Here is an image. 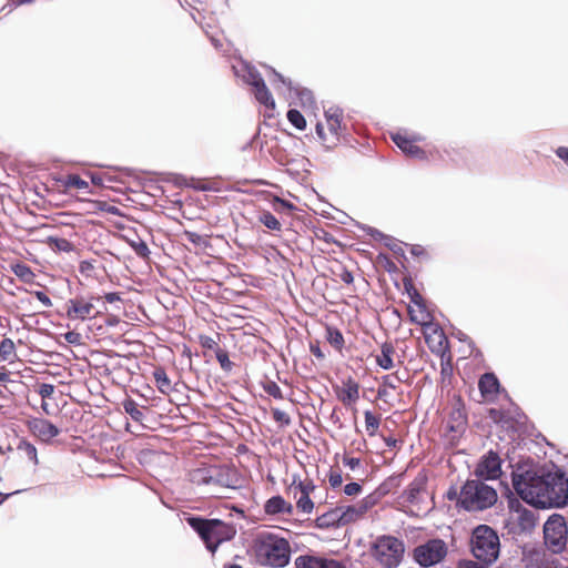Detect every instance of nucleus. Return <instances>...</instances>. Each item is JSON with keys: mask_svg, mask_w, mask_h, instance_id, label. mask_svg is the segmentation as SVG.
<instances>
[{"mask_svg": "<svg viewBox=\"0 0 568 568\" xmlns=\"http://www.w3.org/2000/svg\"><path fill=\"white\" fill-rule=\"evenodd\" d=\"M250 552L262 566L283 568L290 562L291 545L283 537L263 531L252 540Z\"/></svg>", "mask_w": 568, "mask_h": 568, "instance_id": "1", "label": "nucleus"}, {"mask_svg": "<svg viewBox=\"0 0 568 568\" xmlns=\"http://www.w3.org/2000/svg\"><path fill=\"white\" fill-rule=\"evenodd\" d=\"M187 524L199 534L206 548L212 552L222 542L233 539L236 535V528L233 524L224 523L220 519L190 517L187 518Z\"/></svg>", "mask_w": 568, "mask_h": 568, "instance_id": "2", "label": "nucleus"}, {"mask_svg": "<svg viewBox=\"0 0 568 568\" xmlns=\"http://www.w3.org/2000/svg\"><path fill=\"white\" fill-rule=\"evenodd\" d=\"M513 486L523 500L534 506L545 508V474H538L532 469L513 473Z\"/></svg>", "mask_w": 568, "mask_h": 568, "instance_id": "3", "label": "nucleus"}, {"mask_svg": "<svg viewBox=\"0 0 568 568\" xmlns=\"http://www.w3.org/2000/svg\"><path fill=\"white\" fill-rule=\"evenodd\" d=\"M497 501L496 490L487 484L471 479L462 487L458 503L468 511L490 508Z\"/></svg>", "mask_w": 568, "mask_h": 568, "instance_id": "4", "label": "nucleus"}, {"mask_svg": "<svg viewBox=\"0 0 568 568\" xmlns=\"http://www.w3.org/2000/svg\"><path fill=\"white\" fill-rule=\"evenodd\" d=\"M369 554L382 568H397L404 559L405 544L397 537L382 535L372 542Z\"/></svg>", "mask_w": 568, "mask_h": 568, "instance_id": "5", "label": "nucleus"}, {"mask_svg": "<svg viewBox=\"0 0 568 568\" xmlns=\"http://www.w3.org/2000/svg\"><path fill=\"white\" fill-rule=\"evenodd\" d=\"M471 554L486 565L495 562L499 556L500 541L497 532L488 525L477 526L470 538Z\"/></svg>", "mask_w": 568, "mask_h": 568, "instance_id": "6", "label": "nucleus"}, {"mask_svg": "<svg viewBox=\"0 0 568 568\" xmlns=\"http://www.w3.org/2000/svg\"><path fill=\"white\" fill-rule=\"evenodd\" d=\"M545 508L568 505V478L560 468L545 473Z\"/></svg>", "mask_w": 568, "mask_h": 568, "instance_id": "7", "label": "nucleus"}, {"mask_svg": "<svg viewBox=\"0 0 568 568\" xmlns=\"http://www.w3.org/2000/svg\"><path fill=\"white\" fill-rule=\"evenodd\" d=\"M544 541L552 554H561L568 542V526L565 517L554 514L544 524Z\"/></svg>", "mask_w": 568, "mask_h": 568, "instance_id": "8", "label": "nucleus"}, {"mask_svg": "<svg viewBox=\"0 0 568 568\" xmlns=\"http://www.w3.org/2000/svg\"><path fill=\"white\" fill-rule=\"evenodd\" d=\"M448 555L447 544L440 538L428 539L412 551L413 560L422 568H429L444 561Z\"/></svg>", "mask_w": 568, "mask_h": 568, "instance_id": "9", "label": "nucleus"}, {"mask_svg": "<svg viewBox=\"0 0 568 568\" xmlns=\"http://www.w3.org/2000/svg\"><path fill=\"white\" fill-rule=\"evenodd\" d=\"M102 297L99 295H75L64 304L65 316L70 321H87L97 318L100 312L95 310L94 303Z\"/></svg>", "mask_w": 568, "mask_h": 568, "instance_id": "10", "label": "nucleus"}, {"mask_svg": "<svg viewBox=\"0 0 568 568\" xmlns=\"http://www.w3.org/2000/svg\"><path fill=\"white\" fill-rule=\"evenodd\" d=\"M537 523L535 511L523 507L519 503L510 504V510L505 521L509 534L521 535L530 532Z\"/></svg>", "mask_w": 568, "mask_h": 568, "instance_id": "11", "label": "nucleus"}, {"mask_svg": "<svg viewBox=\"0 0 568 568\" xmlns=\"http://www.w3.org/2000/svg\"><path fill=\"white\" fill-rule=\"evenodd\" d=\"M325 119L327 124L326 132L322 123L316 124V133L320 140L327 148L335 145L339 140V133L342 131L343 114L339 109L331 108L325 112Z\"/></svg>", "mask_w": 568, "mask_h": 568, "instance_id": "12", "label": "nucleus"}, {"mask_svg": "<svg viewBox=\"0 0 568 568\" xmlns=\"http://www.w3.org/2000/svg\"><path fill=\"white\" fill-rule=\"evenodd\" d=\"M378 500L379 498L376 494H369L353 505L341 507V525L345 526L362 519L378 504Z\"/></svg>", "mask_w": 568, "mask_h": 568, "instance_id": "13", "label": "nucleus"}, {"mask_svg": "<svg viewBox=\"0 0 568 568\" xmlns=\"http://www.w3.org/2000/svg\"><path fill=\"white\" fill-rule=\"evenodd\" d=\"M425 342L429 347L430 352L439 357L448 355L449 341L444 329L438 324H429L424 327Z\"/></svg>", "mask_w": 568, "mask_h": 568, "instance_id": "14", "label": "nucleus"}, {"mask_svg": "<svg viewBox=\"0 0 568 568\" xmlns=\"http://www.w3.org/2000/svg\"><path fill=\"white\" fill-rule=\"evenodd\" d=\"M26 425L28 430L43 443H49L60 434V429L50 420L44 418H30L27 420Z\"/></svg>", "mask_w": 568, "mask_h": 568, "instance_id": "15", "label": "nucleus"}, {"mask_svg": "<svg viewBox=\"0 0 568 568\" xmlns=\"http://www.w3.org/2000/svg\"><path fill=\"white\" fill-rule=\"evenodd\" d=\"M294 564L295 568H347L342 560L315 555H301Z\"/></svg>", "mask_w": 568, "mask_h": 568, "instance_id": "16", "label": "nucleus"}, {"mask_svg": "<svg viewBox=\"0 0 568 568\" xmlns=\"http://www.w3.org/2000/svg\"><path fill=\"white\" fill-rule=\"evenodd\" d=\"M392 140L396 146L407 156L418 160H426V152L417 145L420 138H409L402 133L392 134Z\"/></svg>", "mask_w": 568, "mask_h": 568, "instance_id": "17", "label": "nucleus"}, {"mask_svg": "<svg viewBox=\"0 0 568 568\" xmlns=\"http://www.w3.org/2000/svg\"><path fill=\"white\" fill-rule=\"evenodd\" d=\"M476 473L486 479H496L501 474L500 458L497 453L489 452L478 464Z\"/></svg>", "mask_w": 568, "mask_h": 568, "instance_id": "18", "label": "nucleus"}, {"mask_svg": "<svg viewBox=\"0 0 568 568\" xmlns=\"http://www.w3.org/2000/svg\"><path fill=\"white\" fill-rule=\"evenodd\" d=\"M248 83L253 87L254 97L261 104L270 109L275 108L274 99L258 73H251Z\"/></svg>", "mask_w": 568, "mask_h": 568, "instance_id": "19", "label": "nucleus"}, {"mask_svg": "<svg viewBox=\"0 0 568 568\" xmlns=\"http://www.w3.org/2000/svg\"><path fill=\"white\" fill-rule=\"evenodd\" d=\"M478 388L485 402H494L499 394L500 384L494 373H485L478 381Z\"/></svg>", "mask_w": 568, "mask_h": 568, "instance_id": "20", "label": "nucleus"}, {"mask_svg": "<svg viewBox=\"0 0 568 568\" xmlns=\"http://www.w3.org/2000/svg\"><path fill=\"white\" fill-rule=\"evenodd\" d=\"M336 396L344 406L355 404L359 398V384L352 377L342 382V386L336 389Z\"/></svg>", "mask_w": 568, "mask_h": 568, "instance_id": "21", "label": "nucleus"}, {"mask_svg": "<svg viewBox=\"0 0 568 568\" xmlns=\"http://www.w3.org/2000/svg\"><path fill=\"white\" fill-rule=\"evenodd\" d=\"M376 363L381 368L389 371L396 366V363L400 365L404 361L397 354L394 345L390 342H385L381 346V353L376 355Z\"/></svg>", "mask_w": 568, "mask_h": 568, "instance_id": "22", "label": "nucleus"}, {"mask_svg": "<svg viewBox=\"0 0 568 568\" xmlns=\"http://www.w3.org/2000/svg\"><path fill=\"white\" fill-rule=\"evenodd\" d=\"M263 510L267 516H278V515H288L292 516L294 513V506L285 500V498L281 495L273 496L268 498L264 506Z\"/></svg>", "mask_w": 568, "mask_h": 568, "instance_id": "23", "label": "nucleus"}, {"mask_svg": "<svg viewBox=\"0 0 568 568\" xmlns=\"http://www.w3.org/2000/svg\"><path fill=\"white\" fill-rule=\"evenodd\" d=\"M526 568H561L558 559L542 551H531L525 558Z\"/></svg>", "mask_w": 568, "mask_h": 568, "instance_id": "24", "label": "nucleus"}, {"mask_svg": "<svg viewBox=\"0 0 568 568\" xmlns=\"http://www.w3.org/2000/svg\"><path fill=\"white\" fill-rule=\"evenodd\" d=\"M409 320L423 327L433 323V314L426 306L425 300L413 303L408 306Z\"/></svg>", "mask_w": 568, "mask_h": 568, "instance_id": "25", "label": "nucleus"}, {"mask_svg": "<svg viewBox=\"0 0 568 568\" xmlns=\"http://www.w3.org/2000/svg\"><path fill=\"white\" fill-rule=\"evenodd\" d=\"M316 486L311 478L302 479L300 475L294 474L292 476V483L288 485L286 491L292 494L296 498L297 494L311 495L314 493Z\"/></svg>", "mask_w": 568, "mask_h": 568, "instance_id": "26", "label": "nucleus"}, {"mask_svg": "<svg viewBox=\"0 0 568 568\" xmlns=\"http://www.w3.org/2000/svg\"><path fill=\"white\" fill-rule=\"evenodd\" d=\"M17 450L21 458L26 459L32 466H38V452L33 444L27 440H20L17 446Z\"/></svg>", "mask_w": 568, "mask_h": 568, "instance_id": "27", "label": "nucleus"}, {"mask_svg": "<svg viewBox=\"0 0 568 568\" xmlns=\"http://www.w3.org/2000/svg\"><path fill=\"white\" fill-rule=\"evenodd\" d=\"M425 489V479L415 478L404 491V496L407 503L416 504L418 501L420 493Z\"/></svg>", "mask_w": 568, "mask_h": 568, "instance_id": "28", "label": "nucleus"}, {"mask_svg": "<svg viewBox=\"0 0 568 568\" xmlns=\"http://www.w3.org/2000/svg\"><path fill=\"white\" fill-rule=\"evenodd\" d=\"M341 513H342L341 507L331 509L329 511H327L316 518V525L320 528L329 527V526H342L341 520H339Z\"/></svg>", "mask_w": 568, "mask_h": 568, "instance_id": "29", "label": "nucleus"}, {"mask_svg": "<svg viewBox=\"0 0 568 568\" xmlns=\"http://www.w3.org/2000/svg\"><path fill=\"white\" fill-rule=\"evenodd\" d=\"M153 378L159 392L162 394H169L172 388L171 379L163 367L159 366L153 371Z\"/></svg>", "mask_w": 568, "mask_h": 568, "instance_id": "30", "label": "nucleus"}, {"mask_svg": "<svg viewBox=\"0 0 568 568\" xmlns=\"http://www.w3.org/2000/svg\"><path fill=\"white\" fill-rule=\"evenodd\" d=\"M45 243L54 252L70 253L74 250V245L64 237L48 236Z\"/></svg>", "mask_w": 568, "mask_h": 568, "instance_id": "31", "label": "nucleus"}, {"mask_svg": "<svg viewBox=\"0 0 568 568\" xmlns=\"http://www.w3.org/2000/svg\"><path fill=\"white\" fill-rule=\"evenodd\" d=\"M326 339L327 342L338 352L344 347L345 339L342 332L333 326L326 327Z\"/></svg>", "mask_w": 568, "mask_h": 568, "instance_id": "32", "label": "nucleus"}, {"mask_svg": "<svg viewBox=\"0 0 568 568\" xmlns=\"http://www.w3.org/2000/svg\"><path fill=\"white\" fill-rule=\"evenodd\" d=\"M63 186L67 191L89 190V183L78 174H69L63 180Z\"/></svg>", "mask_w": 568, "mask_h": 568, "instance_id": "33", "label": "nucleus"}, {"mask_svg": "<svg viewBox=\"0 0 568 568\" xmlns=\"http://www.w3.org/2000/svg\"><path fill=\"white\" fill-rule=\"evenodd\" d=\"M12 272L17 277H19L24 283H32L36 277L30 266H28L24 263L14 264L12 266Z\"/></svg>", "mask_w": 568, "mask_h": 568, "instance_id": "34", "label": "nucleus"}, {"mask_svg": "<svg viewBox=\"0 0 568 568\" xmlns=\"http://www.w3.org/2000/svg\"><path fill=\"white\" fill-rule=\"evenodd\" d=\"M123 408L126 414L131 416L134 422H142L144 418V414L141 409H139L138 404L132 398H126L123 403Z\"/></svg>", "mask_w": 568, "mask_h": 568, "instance_id": "35", "label": "nucleus"}, {"mask_svg": "<svg viewBox=\"0 0 568 568\" xmlns=\"http://www.w3.org/2000/svg\"><path fill=\"white\" fill-rule=\"evenodd\" d=\"M332 273L334 276L339 278L343 283L351 285L354 282V276L351 271L346 268L342 263H336L332 268Z\"/></svg>", "mask_w": 568, "mask_h": 568, "instance_id": "36", "label": "nucleus"}, {"mask_svg": "<svg viewBox=\"0 0 568 568\" xmlns=\"http://www.w3.org/2000/svg\"><path fill=\"white\" fill-rule=\"evenodd\" d=\"M0 357L9 362L16 357V345L11 338H3L0 342Z\"/></svg>", "mask_w": 568, "mask_h": 568, "instance_id": "37", "label": "nucleus"}, {"mask_svg": "<svg viewBox=\"0 0 568 568\" xmlns=\"http://www.w3.org/2000/svg\"><path fill=\"white\" fill-rule=\"evenodd\" d=\"M296 509L297 511L302 513V514H312L313 510H314V501L311 499V495H303V494H300V496L297 497L296 496Z\"/></svg>", "mask_w": 568, "mask_h": 568, "instance_id": "38", "label": "nucleus"}, {"mask_svg": "<svg viewBox=\"0 0 568 568\" xmlns=\"http://www.w3.org/2000/svg\"><path fill=\"white\" fill-rule=\"evenodd\" d=\"M364 417L367 434L369 436H375L381 424V417L374 415L371 410H366L364 413Z\"/></svg>", "mask_w": 568, "mask_h": 568, "instance_id": "39", "label": "nucleus"}, {"mask_svg": "<svg viewBox=\"0 0 568 568\" xmlns=\"http://www.w3.org/2000/svg\"><path fill=\"white\" fill-rule=\"evenodd\" d=\"M258 221L272 231H281L282 225L274 214L268 211H264L258 216Z\"/></svg>", "mask_w": 568, "mask_h": 568, "instance_id": "40", "label": "nucleus"}, {"mask_svg": "<svg viewBox=\"0 0 568 568\" xmlns=\"http://www.w3.org/2000/svg\"><path fill=\"white\" fill-rule=\"evenodd\" d=\"M327 480H328L329 487L333 490L341 488L343 485V480H344L342 470L338 467H331V469L327 473Z\"/></svg>", "mask_w": 568, "mask_h": 568, "instance_id": "41", "label": "nucleus"}, {"mask_svg": "<svg viewBox=\"0 0 568 568\" xmlns=\"http://www.w3.org/2000/svg\"><path fill=\"white\" fill-rule=\"evenodd\" d=\"M286 116L291 124L294 125L297 130H304L306 128V120L298 110H288Z\"/></svg>", "mask_w": 568, "mask_h": 568, "instance_id": "42", "label": "nucleus"}, {"mask_svg": "<svg viewBox=\"0 0 568 568\" xmlns=\"http://www.w3.org/2000/svg\"><path fill=\"white\" fill-rule=\"evenodd\" d=\"M262 388L266 394L274 397L275 399L284 398L281 387L274 381H265L264 383H262Z\"/></svg>", "mask_w": 568, "mask_h": 568, "instance_id": "43", "label": "nucleus"}, {"mask_svg": "<svg viewBox=\"0 0 568 568\" xmlns=\"http://www.w3.org/2000/svg\"><path fill=\"white\" fill-rule=\"evenodd\" d=\"M215 357L223 371L230 372L232 369L233 363L230 361L229 353L225 349L216 347Z\"/></svg>", "mask_w": 568, "mask_h": 568, "instance_id": "44", "label": "nucleus"}, {"mask_svg": "<svg viewBox=\"0 0 568 568\" xmlns=\"http://www.w3.org/2000/svg\"><path fill=\"white\" fill-rule=\"evenodd\" d=\"M271 412H272L273 419L280 426L285 427L291 424V417L286 412L281 410L280 408H276V407L272 408Z\"/></svg>", "mask_w": 568, "mask_h": 568, "instance_id": "45", "label": "nucleus"}, {"mask_svg": "<svg viewBox=\"0 0 568 568\" xmlns=\"http://www.w3.org/2000/svg\"><path fill=\"white\" fill-rule=\"evenodd\" d=\"M183 235L189 242H191L192 244H194L196 246L206 247L209 245L207 239L203 237L202 235H200L195 232L184 231Z\"/></svg>", "mask_w": 568, "mask_h": 568, "instance_id": "46", "label": "nucleus"}, {"mask_svg": "<svg viewBox=\"0 0 568 568\" xmlns=\"http://www.w3.org/2000/svg\"><path fill=\"white\" fill-rule=\"evenodd\" d=\"M191 479L195 484H209L212 480V477L207 476L206 469L197 468L191 473Z\"/></svg>", "mask_w": 568, "mask_h": 568, "instance_id": "47", "label": "nucleus"}, {"mask_svg": "<svg viewBox=\"0 0 568 568\" xmlns=\"http://www.w3.org/2000/svg\"><path fill=\"white\" fill-rule=\"evenodd\" d=\"M404 287H405V291L407 292V294L409 295L412 304L424 300V297L420 295V293L414 286L413 282L410 280L404 281Z\"/></svg>", "mask_w": 568, "mask_h": 568, "instance_id": "48", "label": "nucleus"}, {"mask_svg": "<svg viewBox=\"0 0 568 568\" xmlns=\"http://www.w3.org/2000/svg\"><path fill=\"white\" fill-rule=\"evenodd\" d=\"M403 381L399 378L397 373L388 374L382 377V385H384L388 389H396L397 384Z\"/></svg>", "mask_w": 568, "mask_h": 568, "instance_id": "49", "label": "nucleus"}, {"mask_svg": "<svg viewBox=\"0 0 568 568\" xmlns=\"http://www.w3.org/2000/svg\"><path fill=\"white\" fill-rule=\"evenodd\" d=\"M343 491L348 497H356V496L362 494L363 486L359 483H356V481L347 483L343 487Z\"/></svg>", "mask_w": 568, "mask_h": 568, "instance_id": "50", "label": "nucleus"}, {"mask_svg": "<svg viewBox=\"0 0 568 568\" xmlns=\"http://www.w3.org/2000/svg\"><path fill=\"white\" fill-rule=\"evenodd\" d=\"M131 247L133 248L135 254L139 255L140 257H143V258L149 257L150 250L144 241L140 240L138 242H132Z\"/></svg>", "mask_w": 568, "mask_h": 568, "instance_id": "51", "label": "nucleus"}, {"mask_svg": "<svg viewBox=\"0 0 568 568\" xmlns=\"http://www.w3.org/2000/svg\"><path fill=\"white\" fill-rule=\"evenodd\" d=\"M199 343L203 348L212 349L216 353V347H220L216 343V341L207 335H200L199 336Z\"/></svg>", "mask_w": 568, "mask_h": 568, "instance_id": "52", "label": "nucleus"}, {"mask_svg": "<svg viewBox=\"0 0 568 568\" xmlns=\"http://www.w3.org/2000/svg\"><path fill=\"white\" fill-rule=\"evenodd\" d=\"M95 271L94 261H81L79 263V272L85 276H91Z\"/></svg>", "mask_w": 568, "mask_h": 568, "instance_id": "53", "label": "nucleus"}, {"mask_svg": "<svg viewBox=\"0 0 568 568\" xmlns=\"http://www.w3.org/2000/svg\"><path fill=\"white\" fill-rule=\"evenodd\" d=\"M343 465L345 467L349 468L351 470H355L362 466V460H361V458H357V457L344 455L343 456Z\"/></svg>", "mask_w": 568, "mask_h": 568, "instance_id": "54", "label": "nucleus"}, {"mask_svg": "<svg viewBox=\"0 0 568 568\" xmlns=\"http://www.w3.org/2000/svg\"><path fill=\"white\" fill-rule=\"evenodd\" d=\"M452 352H448L447 357H440V367H442V375H450L453 371L452 366Z\"/></svg>", "mask_w": 568, "mask_h": 568, "instance_id": "55", "label": "nucleus"}, {"mask_svg": "<svg viewBox=\"0 0 568 568\" xmlns=\"http://www.w3.org/2000/svg\"><path fill=\"white\" fill-rule=\"evenodd\" d=\"M38 393L42 399L49 398L54 393V386L52 384L42 383L39 385Z\"/></svg>", "mask_w": 568, "mask_h": 568, "instance_id": "56", "label": "nucleus"}, {"mask_svg": "<svg viewBox=\"0 0 568 568\" xmlns=\"http://www.w3.org/2000/svg\"><path fill=\"white\" fill-rule=\"evenodd\" d=\"M409 252L413 256H416V257H420V258L428 257L426 248L418 244L412 245Z\"/></svg>", "mask_w": 568, "mask_h": 568, "instance_id": "57", "label": "nucleus"}, {"mask_svg": "<svg viewBox=\"0 0 568 568\" xmlns=\"http://www.w3.org/2000/svg\"><path fill=\"white\" fill-rule=\"evenodd\" d=\"M38 301H40L44 306L47 307H51L52 306V301L51 298L42 291H34V292H31Z\"/></svg>", "mask_w": 568, "mask_h": 568, "instance_id": "58", "label": "nucleus"}, {"mask_svg": "<svg viewBox=\"0 0 568 568\" xmlns=\"http://www.w3.org/2000/svg\"><path fill=\"white\" fill-rule=\"evenodd\" d=\"M457 568H485L474 560H460Z\"/></svg>", "mask_w": 568, "mask_h": 568, "instance_id": "59", "label": "nucleus"}, {"mask_svg": "<svg viewBox=\"0 0 568 568\" xmlns=\"http://www.w3.org/2000/svg\"><path fill=\"white\" fill-rule=\"evenodd\" d=\"M556 154L559 159H561L568 165V148L559 146L556 150Z\"/></svg>", "mask_w": 568, "mask_h": 568, "instance_id": "60", "label": "nucleus"}, {"mask_svg": "<svg viewBox=\"0 0 568 568\" xmlns=\"http://www.w3.org/2000/svg\"><path fill=\"white\" fill-rule=\"evenodd\" d=\"M311 353L318 359H323L325 357L318 345L311 344L310 346Z\"/></svg>", "mask_w": 568, "mask_h": 568, "instance_id": "61", "label": "nucleus"}, {"mask_svg": "<svg viewBox=\"0 0 568 568\" xmlns=\"http://www.w3.org/2000/svg\"><path fill=\"white\" fill-rule=\"evenodd\" d=\"M103 298L108 302V303H114V302H118L121 300V296L119 293L116 292H111V293H106Z\"/></svg>", "mask_w": 568, "mask_h": 568, "instance_id": "62", "label": "nucleus"}, {"mask_svg": "<svg viewBox=\"0 0 568 568\" xmlns=\"http://www.w3.org/2000/svg\"><path fill=\"white\" fill-rule=\"evenodd\" d=\"M388 388H386L384 385H379L378 389H377V396L378 398H384V397H387L388 396Z\"/></svg>", "mask_w": 568, "mask_h": 568, "instance_id": "63", "label": "nucleus"}, {"mask_svg": "<svg viewBox=\"0 0 568 568\" xmlns=\"http://www.w3.org/2000/svg\"><path fill=\"white\" fill-rule=\"evenodd\" d=\"M9 381V373L7 371H0V382L6 383Z\"/></svg>", "mask_w": 568, "mask_h": 568, "instance_id": "64", "label": "nucleus"}]
</instances>
